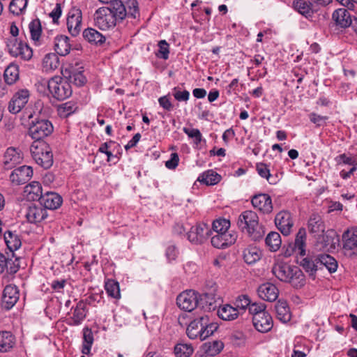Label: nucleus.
<instances>
[{
  "label": "nucleus",
  "instance_id": "1",
  "mask_svg": "<svg viewBox=\"0 0 357 357\" xmlns=\"http://www.w3.org/2000/svg\"><path fill=\"white\" fill-rule=\"evenodd\" d=\"M127 14L123 1H115L96 10L94 14L95 24L101 30H107L114 28L117 21H122Z\"/></svg>",
  "mask_w": 357,
  "mask_h": 357
},
{
  "label": "nucleus",
  "instance_id": "2",
  "mask_svg": "<svg viewBox=\"0 0 357 357\" xmlns=\"http://www.w3.org/2000/svg\"><path fill=\"white\" fill-rule=\"evenodd\" d=\"M273 274L280 281L298 289L305 284V275L299 267L278 260L272 267Z\"/></svg>",
  "mask_w": 357,
  "mask_h": 357
},
{
  "label": "nucleus",
  "instance_id": "3",
  "mask_svg": "<svg viewBox=\"0 0 357 357\" xmlns=\"http://www.w3.org/2000/svg\"><path fill=\"white\" fill-rule=\"evenodd\" d=\"M238 227L246 232L253 241H259L265 234L263 225L259 222V217L256 212L252 211H243L237 220Z\"/></svg>",
  "mask_w": 357,
  "mask_h": 357
},
{
  "label": "nucleus",
  "instance_id": "4",
  "mask_svg": "<svg viewBox=\"0 0 357 357\" xmlns=\"http://www.w3.org/2000/svg\"><path fill=\"white\" fill-rule=\"evenodd\" d=\"M30 152L36 162L45 169L53 164V155L49 146L43 142H34L30 146Z\"/></svg>",
  "mask_w": 357,
  "mask_h": 357
},
{
  "label": "nucleus",
  "instance_id": "5",
  "mask_svg": "<svg viewBox=\"0 0 357 357\" xmlns=\"http://www.w3.org/2000/svg\"><path fill=\"white\" fill-rule=\"evenodd\" d=\"M47 87L52 97L59 101L63 100L72 95L70 84L62 77L51 78L48 82Z\"/></svg>",
  "mask_w": 357,
  "mask_h": 357
},
{
  "label": "nucleus",
  "instance_id": "6",
  "mask_svg": "<svg viewBox=\"0 0 357 357\" xmlns=\"http://www.w3.org/2000/svg\"><path fill=\"white\" fill-rule=\"evenodd\" d=\"M52 123L45 119H35L29 125V134L35 142H39L53 132Z\"/></svg>",
  "mask_w": 357,
  "mask_h": 357
},
{
  "label": "nucleus",
  "instance_id": "7",
  "mask_svg": "<svg viewBox=\"0 0 357 357\" xmlns=\"http://www.w3.org/2000/svg\"><path fill=\"white\" fill-rule=\"evenodd\" d=\"M218 286L213 283L203 294H199V307L204 312H210L215 310L221 303V298L216 294Z\"/></svg>",
  "mask_w": 357,
  "mask_h": 357
},
{
  "label": "nucleus",
  "instance_id": "8",
  "mask_svg": "<svg viewBox=\"0 0 357 357\" xmlns=\"http://www.w3.org/2000/svg\"><path fill=\"white\" fill-rule=\"evenodd\" d=\"M7 48L10 55L20 56L25 61L29 60L33 56L32 49L27 44L18 41L16 38L8 39Z\"/></svg>",
  "mask_w": 357,
  "mask_h": 357
},
{
  "label": "nucleus",
  "instance_id": "9",
  "mask_svg": "<svg viewBox=\"0 0 357 357\" xmlns=\"http://www.w3.org/2000/svg\"><path fill=\"white\" fill-rule=\"evenodd\" d=\"M211 235L212 231L209 225L204 222H199L192 226L186 234L189 241L194 244L203 243Z\"/></svg>",
  "mask_w": 357,
  "mask_h": 357
},
{
  "label": "nucleus",
  "instance_id": "10",
  "mask_svg": "<svg viewBox=\"0 0 357 357\" xmlns=\"http://www.w3.org/2000/svg\"><path fill=\"white\" fill-rule=\"evenodd\" d=\"M176 304L180 309L191 312L199 307V294L194 290L183 291L177 296Z\"/></svg>",
  "mask_w": 357,
  "mask_h": 357
},
{
  "label": "nucleus",
  "instance_id": "11",
  "mask_svg": "<svg viewBox=\"0 0 357 357\" xmlns=\"http://www.w3.org/2000/svg\"><path fill=\"white\" fill-rule=\"evenodd\" d=\"M29 96L30 93L27 89H21L16 92L9 102V112L13 114L20 112L28 102Z\"/></svg>",
  "mask_w": 357,
  "mask_h": 357
},
{
  "label": "nucleus",
  "instance_id": "12",
  "mask_svg": "<svg viewBox=\"0 0 357 357\" xmlns=\"http://www.w3.org/2000/svg\"><path fill=\"white\" fill-rule=\"evenodd\" d=\"M275 224L284 236L289 235L294 226L291 213L287 211L279 212L275 215Z\"/></svg>",
  "mask_w": 357,
  "mask_h": 357
},
{
  "label": "nucleus",
  "instance_id": "13",
  "mask_svg": "<svg viewBox=\"0 0 357 357\" xmlns=\"http://www.w3.org/2000/svg\"><path fill=\"white\" fill-rule=\"evenodd\" d=\"M82 11L79 8H72L68 15L67 26L72 36H77L81 31Z\"/></svg>",
  "mask_w": 357,
  "mask_h": 357
},
{
  "label": "nucleus",
  "instance_id": "14",
  "mask_svg": "<svg viewBox=\"0 0 357 357\" xmlns=\"http://www.w3.org/2000/svg\"><path fill=\"white\" fill-rule=\"evenodd\" d=\"M33 176L31 167L23 165L14 169L10 175V181L15 185H22L28 182Z\"/></svg>",
  "mask_w": 357,
  "mask_h": 357
},
{
  "label": "nucleus",
  "instance_id": "15",
  "mask_svg": "<svg viewBox=\"0 0 357 357\" xmlns=\"http://www.w3.org/2000/svg\"><path fill=\"white\" fill-rule=\"evenodd\" d=\"M343 248L350 256L357 255V229H347L342 235Z\"/></svg>",
  "mask_w": 357,
  "mask_h": 357
},
{
  "label": "nucleus",
  "instance_id": "16",
  "mask_svg": "<svg viewBox=\"0 0 357 357\" xmlns=\"http://www.w3.org/2000/svg\"><path fill=\"white\" fill-rule=\"evenodd\" d=\"M80 68H82V67L65 68L61 70V73L70 84L73 83L77 86H82L86 82V78L83 75L82 71L79 70Z\"/></svg>",
  "mask_w": 357,
  "mask_h": 357
},
{
  "label": "nucleus",
  "instance_id": "17",
  "mask_svg": "<svg viewBox=\"0 0 357 357\" xmlns=\"http://www.w3.org/2000/svg\"><path fill=\"white\" fill-rule=\"evenodd\" d=\"M252 204L264 214H269L273 211L272 199L268 194H259L252 199Z\"/></svg>",
  "mask_w": 357,
  "mask_h": 357
},
{
  "label": "nucleus",
  "instance_id": "18",
  "mask_svg": "<svg viewBox=\"0 0 357 357\" xmlns=\"http://www.w3.org/2000/svg\"><path fill=\"white\" fill-rule=\"evenodd\" d=\"M252 323L255 328L261 333H267L273 326L272 317L268 312L252 317Z\"/></svg>",
  "mask_w": 357,
  "mask_h": 357
},
{
  "label": "nucleus",
  "instance_id": "19",
  "mask_svg": "<svg viewBox=\"0 0 357 357\" xmlns=\"http://www.w3.org/2000/svg\"><path fill=\"white\" fill-rule=\"evenodd\" d=\"M19 299V291L15 285H7L3 289L2 303L5 309H11Z\"/></svg>",
  "mask_w": 357,
  "mask_h": 357
},
{
  "label": "nucleus",
  "instance_id": "20",
  "mask_svg": "<svg viewBox=\"0 0 357 357\" xmlns=\"http://www.w3.org/2000/svg\"><path fill=\"white\" fill-rule=\"evenodd\" d=\"M62 197L56 192H46L42 197H40V204L43 206L47 210L56 209L62 204Z\"/></svg>",
  "mask_w": 357,
  "mask_h": 357
},
{
  "label": "nucleus",
  "instance_id": "21",
  "mask_svg": "<svg viewBox=\"0 0 357 357\" xmlns=\"http://www.w3.org/2000/svg\"><path fill=\"white\" fill-rule=\"evenodd\" d=\"M25 216L30 223H38L47 218V212L43 206L33 204L27 208Z\"/></svg>",
  "mask_w": 357,
  "mask_h": 357
},
{
  "label": "nucleus",
  "instance_id": "22",
  "mask_svg": "<svg viewBox=\"0 0 357 357\" xmlns=\"http://www.w3.org/2000/svg\"><path fill=\"white\" fill-rule=\"evenodd\" d=\"M257 291L261 298L269 302L275 301L279 294V291L276 286L268 282L260 285Z\"/></svg>",
  "mask_w": 357,
  "mask_h": 357
},
{
  "label": "nucleus",
  "instance_id": "23",
  "mask_svg": "<svg viewBox=\"0 0 357 357\" xmlns=\"http://www.w3.org/2000/svg\"><path fill=\"white\" fill-rule=\"evenodd\" d=\"M22 160L20 153L13 147L7 149L3 156V168L11 169Z\"/></svg>",
  "mask_w": 357,
  "mask_h": 357
},
{
  "label": "nucleus",
  "instance_id": "24",
  "mask_svg": "<svg viewBox=\"0 0 357 357\" xmlns=\"http://www.w3.org/2000/svg\"><path fill=\"white\" fill-rule=\"evenodd\" d=\"M204 321L202 315L192 320L186 329V333L190 339L199 338L202 340V331L204 329Z\"/></svg>",
  "mask_w": 357,
  "mask_h": 357
},
{
  "label": "nucleus",
  "instance_id": "25",
  "mask_svg": "<svg viewBox=\"0 0 357 357\" xmlns=\"http://www.w3.org/2000/svg\"><path fill=\"white\" fill-rule=\"evenodd\" d=\"M333 19L336 24L342 28L350 26L351 24V15L345 8H339L333 13Z\"/></svg>",
  "mask_w": 357,
  "mask_h": 357
},
{
  "label": "nucleus",
  "instance_id": "26",
  "mask_svg": "<svg viewBox=\"0 0 357 357\" xmlns=\"http://www.w3.org/2000/svg\"><path fill=\"white\" fill-rule=\"evenodd\" d=\"M317 260L319 261V269L325 267L331 273H335L337 268V261L329 255L322 254L317 256Z\"/></svg>",
  "mask_w": 357,
  "mask_h": 357
},
{
  "label": "nucleus",
  "instance_id": "27",
  "mask_svg": "<svg viewBox=\"0 0 357 357\" xmlns=\"http://www.w3.org/2000/svg\"><path fill=\"white\" fill-rule=\"evenodd\" d=\"M240 314H241V312L236 307L228 304L220 307L218 310V317L225 321H233Z\"/></svg>",
  "mask_w": 357,
  "mask_h": 357
},
{
  "label": "nucleus",
  "instance_id": "28",
  "mask_svg": "<svg viewBox=\"0 0 357 357\" xmlns=\"http://www.w3.org/2000/svg\"><path fill=\"white\" fill-rule=\"evenodd\" d=\"M15 344V337L9 331H0V352H8Z\"/></svg>",
  "mask_w": 357,
  "mask_h": 357
},
{
  "label": "nucleus",
  "instance_id": "29",
  "mask_svg": "<svg viewBox=\"0 0 357 357\" xmlns=\"http://www.w3.org/2000/svg\"><path fill=\"white\" fill-rule=\"evenodd\" d=\"M308 231L311 234H320L324 231L325 225L321 216L318 214H312L307 223Z\"/></svg>",
  "mask_w": 357,
  "mask_h": 357
},
{
  "label": "nucleus",
  "instance_id": "30",
  "mask_svg": "<svg viewBox=\"0 0 357 357\" xmlns=\"http://www.w3.org/2000/svg\"><path fill=\"white\" fill-rule=\"evenodd\" d=\"M275 309L277 317L283 323H287L291 319V313L289 306L286 301L279 300L275 305Z\"/></svg>",
  "mask_w": 357,
  "mask_h": 357
},
{
  "label": "nucleus",
  "instance_id": "31",
  "mask_svg": "<svg viewBox=\"0 0 357 357\" xmlns=\"http://www.w3.org/2000/svg\"><path fill=\"white\" fill-rule=\"evenodd\" d=\"M68 40V37L63 35L55 38L54 50L58 54L66 56L70 52V45Z\"/></svg>",
  "mask_w": 357,
  "mask_h": 357
},
{
  "label": "nucleus",
  "instance_id": "32",
  "mask_svg": "<svg viewBox=\"0 0 357 357\" xmlns=\"http://www.w3.org/2000/svg\"><path fill=\"white\" fill-rule=\"evenodd\" d=\"M300 264L305 271L309 273V275L313 278L315 277L316 271L320 268V266H319V261L317 260V257H306L302 259Z\"/></svg>",
  "mask_w": 357,
  "mask_h": 357
},
{
  "label": "nucleus",
  "instance_id": "33",
  "mask_svg": "<svg viewBox=\"0 0 357 357\" xmlns=\"http://www.w3.org/2000/svg\"><path fill=\"white\" fill-rule=\"evenodd\" d=\"M60 66L59 58L54 53H50L43 59V68L45 72H52L57 69Z\"/></svg>",
  "mask_w": 357,
  "mask_h": 357
},
{
  "label": "nucleus",
  "instance_id": "34",
  "mask_svg": "<svg viewBox=\"0 0 357 357\" xmlns=\"http://www.w3.org/2000/svg\"><path fill=\"white\" fill-rule=\"evenodd\" d=\"M86 315V304L82 301H79L74 310L73 317H70L69 324L73 326L80 324L85 319Z\"/></svg>",
  "mask_w": 357,
  "mask_h": 357
},
{
  "label": "nucleus",
  "instance_id": "35",
  "mask_svg": "<svg viewBox=\"0 0 357 357\" xmlns=\"http://www.w3.org/2000/svg\"><path fill=\"white\" fill-rule=\"evenodd\" d=\"M78 109L77 105L74 101H68L59 104L56 107L57 114L61 118H67L75 113Z\"/></svg>",
  "mask_w": 357,
  "mask_h": 357
},
{
  "label": "nucleus",
  "instance_id": "36",
  "mask_svg": "<svg viewBox=\"0 0 357 357\" xmlns=\"http://www.w3.org/2000/svg\"><path fill=\"white\" fill-rule=\"evenodd\" d=\"M83 37L89 43L96 45L102 44L105 41V37L93 28L86 29L83 31Z\"/></svg>",
  "mask_w": 357,
  "mask_h": 357
},
{
  "label": "nucleus",
  "instance_id": "37",
  "mask_svg": "<svg viewBox=\"0 0 357 357\" xmlns=\"http://www.w3.org/2000/svg\"><path fill=\"white\" fill-rule=\"evenodd\" d=\"M220 180V175L212 169L204 172L198 177L197 179V181L199 182L203 183L207 185H215L219 183Z\"/></svg>",
  "mask_w": 357,
  "mask_h": 357
},
{
  "label": "nucleus",
  "instance_id": "38",
  "mask_svg": "<svg viewBox=\"0 0 357 357\" xmlns=\"http://www.w3.org/2000/svg\"><path fill=\"white\" fill-rule=\"evenodd\" d=\"M4 240L8 248L13 252L21 247V240L16 234L13 231H7L4 234Z\"/></svg>",
  "mask_w": 357,
  "mask_h": 357
},
{
  "label": "nucleus",
  "instance_id": "39",
  "mask_svg": "<svg viewBox=\"0 0 357 357\" xmlns=\"http://www.w3.org/2000/svg\"><path fill=\"white\" fill-rule=\"evenodd\" d=\"M202 321H204V329L202 331V340H204L217 331L218 325L216 323L210 321L208 314H202Z\"/></svg>",
  "mask_w": 357,
  "mask_h": 357
},
{
  "label": "nucleus",
  "instance_id": "40",
  "mask_svg": "<svg viewBox=\"0 0 357 357\" xmlns=\"http://www.w3.org/2000/svg\"><path fill=\"white\" fill-rule=\"evenodd\" d=\"M6 84H13L19 79V69L15 64H10L5 70L3 74Z\"/></svg>",
  "mask_w": 357,
  "mask_h": 357
},
{
  "label": "nucleus",
  "instance_id": "41",
  "mask_svg": "<svg viewBox=\"0 0 357 357\" xmlns=\"http://www.w3.org/2000/svg\"><path fill=\"white\" fill-rule=\"evenodd\" d=\"M265 243L271 251L275 252L281 245L282 241L280 235L276 231H271L266 236Z\"/></svg>",
  "mask_w": 357,
  "mask_h": 357
},
{
  "label": "nucleus",
  "instance_id": "42",
  "mask_svg": "<svg viewBox=\"0 0 357 357\" xmlns=\"http://www.w3.org/2000/svg\"><path fill=\"white\" fill-rule=\"evenodd\" d=\"M261 257V252L256 247H248L243 251L244 261L248 264H252L258 261Z\"/></svg>",
  "mask_w": 357,
  "mask_h": 357
},
{
  "label": "nucleus",
  "instance_id": "43",
  "mask_svg": "<svg viewBox=\"0 0 357 357\" xmlns=\"http://www.w3.org/2000/svg\"><path fill=\"white\" fill-rule=\"evenodd\" d=\"M305 238L306 231L304 228H301L295 238V250L301 255H305Z\"/></svg>",
  "mask_w": 357,
  "mask_h": 357
},
{
  "label": "nucleus",
  "instance_id": "44",
  "mask_svg": "<svg viewBox=\"0 0 357 357\" xmlns=\"http://www.w3.org/2000/svg\"><path fill=\"white\" fill-rule=\"evenodd\" d=\"M25 192H28L31 198L33 200L38 199L40 202V197L43 195V189L40 183L33 181L25 187Z\"/></svg>",
  "mask_w": 357,
  "mask_h": 357
},
{
  "label": "nucleus",
  "instance_id": "45",
  "mask_svg": "<svg viewBox=\"0 0 357 357\" xmlns=\"http://www.w3.org/2000/svg\"><path fill=\"white\" fill-rule=\"evenodd\" d=\"M83 346L82 352L84 354H89L91 351V347L93 342V336L91 330L89 328H85L83 330Z\"/></svg>",
  "mask_w": 357,
  "mask_h": 357
},
{
  "label": "nucleus",
  "instance_id": "46",
  "mask_svg": "<svg viewBox=\"0 0 357 357\" xmlns=\"http://www.w3.org/2000/svg\"><path fill=\"white\" fill-rule=\"evenodd\" d=\"M193 353V348L190 344H177L174 347V354L176 357H190Z\"/></svg>",
  "mask_w": 357,
  "mask_h": 357
},
{
  "label": "nucleus",
  "instance_id": "47",
  "mask_svg": "<svg viewBox=\"0 0 357 357\" xmlns=\"http://www.w3.org/2000/svg\"><path fill=\"white\" fill-rule=\"evenodd\" d=\"M27 5V0H12L9 6L10 11L16 15L22 13Z\"/></svg>",
  "mask_w": 357,
  "mask_h": 357
},
{
  "label": "nucleus",
  "instance_id": "48",
  "mask_svg": "<svg viewBox=\"0 0 357 357\" xmlns=\"http://www.w3.org/2000/svg\"><path fill=\"white\" fill-rule=\"evenodd\" d=\"M230 227V222L226 219H219L214 220L212 224V235L213 232L215 234L223 233Z\"/></svg>",
  "mask_w": 357,
  "mask_h": 357
},
{
  "label": "nucleus",
  "instance_id": "49",
  "mask_svg": "<svg viewBox=\"0 0 357 357\" xmlns=\"http://www.w3.org/2000/svg\"><path fill=\"white\" fill-rule=\"evenodd\" d=\"M29 28L31 39L36 42L38 41L42 32L40 21L38 19L33 20L29 24Z\"/></svg>",
  "mask_w": 357,
  "mask_h": 357
},
{
  "label": "nucleus",
  "instance_id": "50",
  "mask_svg": "<svg viewBox=\"0 0 357 357\" xmlns=\"http://www.w3.org/2000/svg\"><path fill=\"white\" fill-rule=\"evenodd\" d=\"M105 287L107 294L109 296L115 298L119 297L120 289L118 282L112 280H108L107 282H105Z\"/></svg>",
  "mask_w": 357,
  "mask_h": 357
},
{
  "label": "nucleus",
  "instance_id": "51",
  "mask_svg": "<svg viewBox=\"0 0 357 357\" xmlns=\"http://www.w3.org/2000/svg\"><path fill=\"white\" fill-rule=\"evenodd\" d=\"M311 3L304 0H296L294 1V7L303 15H309L311 13Z\"/></svg>",
  "mask_w": 357,
  "mask_h": 357
},
{
  "label": "nucleus",
  "instance_id": "52",
  "mask_svg": "<svg viewBox=\"0 0 357 357\" xmlns=\"http://www.w3.org/2000/svg\"><path fill=\"white\" fill-rule=\"evenodd\" d=\"M206 352L209 356H215L219 354L223 349V343L219 341H213L205 344Z\"/></svg>",
  "mask_w": 357,
  "mask_h": 357
},
{
  "label": "nucleus",
  "instance_id": "53",
  "mask_svg": "<svg viewBox=\"0 0 357 357\" xmlns=\"http://www.w3.org/2000/svg\"><path fill=\"white\" fill-rule=\"evenodd\" d=\"M158 50L156 52V56L158 58L167 60L169 58V45L165 40H162L158 43Z\"/></svg>",
  "mask_w": 357,
  "mask_h": 357
},
{
  "label": "nucleus",
  "instance_id": "54",
  "mask_svg": "<svg viewBox=\"0 0 357 357\" xmlns=\"http://www.w3.org/2000/svg\"><path fill=\"white\" fill-rule=\"evenodd\" d=\"M211 244L213 247L223 249L227 247V242L222 236V233L215 234L211 237Z\"/></svg>",
  "mask_w": 357,
  "mask_h": 357
},
{
  "label": "nucleus",
  "instance_id": "55",
  "mask_svg": "<svg viewBox=\"0 0 357 357\" xmlns=\"http://www.w3.org/2000/svg\"><path fill=\"white\" fill-rule=\"evenodd\" d=\"M250 303L251 301L249 297L246 295H242L238 296L236 299L235 302V307H236L239 312L240 310L245 312L247 307H250Z\"/></svg>",
  "mask_w": 357,
  "mask_h": 357
},
{
  "label": "nucleus",
  "instance_id": "56",
  "mask_svg": "<svg viewBox=\"0 0 357 357\" xmlns=\"http://www.w3.org/2000/svg\"><path fill=\"white\" fill-rule=\"evenodd\" d=\"M257 171L258 174L263 178H266V180L269 182V183H275L274 181H271V175L270 174V170L268 168L267 165L264 163H258L256 167Z\"/></svg>",
  "mask_w": 357,
  "mask_h": 357
},
{
  "label": "nucleus",
  "instance_id": "57",
  "mask_svg": "<svg viewBox=\"0 0 357 357\" xmlns=\"http://www.w3.org/2000/svg\"><path fill=\"white\" fill-rule=\"evenodd\" d=\"M183 132L190 138L195 139V143L199 144L202 141V134L198 129L183 128Z\"/></svg>",
  "mask_w": 357,
  "mask_h": 357
},
{
  "label": "nucleus",
  "instance_id": "58",
  "mask_svg": "<svg viewBox=\"0 0 357 357\" xmlns=\"http://www.w3.org/2000/svg\"><path fill=\"white\" fill-rule=\"evenodd\" d=\"M266 305L264 303H250L249 307V313L252 315V317H255L257 314H262L263 312H266Z\"/></svg>",
  "mask_w": 357,
  "mask_h": 357
},
{
  "label": "nucleus",
  "instance_id": "59",
  "mask_svg": "<svg viewBox=\"0 0 357 357\" xmlns=\"http://www.w3.org/2000/svg\"><path fill=\"white\" fill-rule=\"evenodd\" d=\"M5 268L8 273H16L20 268L19 259L15 258L14 260L12 259H8L6 261V266Z\"/></svg>",
  "mask_w": 357,
  "mask_h": 357
},
{
  "label": "nucleus",
  "instance_id": "60",
  "mask_svg": "<svg viewBox=\"0 0 357 357\" xmlns=\"http://www.w3.org/2000/svg\"><path fill=\"white\" fill-rule=\"evenodd\" d=\"M335 160L337 164L343 162L344 164L347 165H357L356 160L351 157L347 156L345 153L337 156Z\"/></svg>",
  "mask_w": 357,
  "mask_h": 357
},
{
  "label": "nucleus",
  "instance_id": "61",
  "mask_svg": "<svg viewBox=\"0 0 357 357\" xmlns=\"http://www.w3.org/2000/svg\"><path fill=\"white\" fill-rule=\"evenodd\" d=\"M222 236L227 242V247L234 244L237 239V234L228 229L222 233Z\"/></svg>",
  "mask_w": 357,
  "mask_h": 357
},
{
  "label": "nucleus",
  "instance_id": "62",
  "mask_svg": "<svg viewBox=\"0 0 357 357\" xmlns=\"http://www.w3.org/2000/svg\"><path fill=\"white\" fill-rule=\"evenodd\" d=\"M174 93L173 94L174 98L178 101H187L190 98V93L187 90L181 91L176 88L174 89Z\"/></svg>",
  "mask_w": 357,
  "mask_h": 357
},
{
  "label": "nucleus",
  "instance_id": "63",
  "mask_svg": "<svg viewBox=\"0 0 357 357\" xmlns=\"http://www.w3.org/2000/svg\"><path fill=\"white\" fill-rule=\"evenodd\" d=\"M179 158L176 153H172L169 160L166 161L165 166L169 169H174L178 164Z\"/></svg>",
  "mask_w": 357,
  "mask_h": 357
},
{
  "label": "nucleus",
  "instance_id": "64",
  "mask_svg": "<svg viewBox=\"0 0 357 357\" xmlns=\"http://www.w3.org/2000/svg\"><path fill=\"white\" fill-rule=\"evenodd\" d=\"M165 255L169 261L175 260L178 255L177 248L174 245H169L167 248Z\"/></svg>",
  "mask_w": 357,
  "mask_h": 357
}]
</instances>
